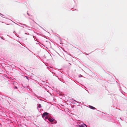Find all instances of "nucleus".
<instances>
[{
  "mask_svg": "<svg viewBox=\"0 0 127 127\" xmlns=\"http://www.w3.org/2000/svg\"><path fill=\"white\" fill-rule=\"evenodd\" d=\"M48 114V113L45 112L42 115V117L44 118L45 116H47Z\"/></svg>",
  "mask_w": 127,
  "mask_h": 127,
  "instance_id": "nucleus-1",
  "label": "nucleus"
},
{
  "mask_svg": "<svg viewBox=\"0 0 127 127\" xmlns=\"http://www.w3.org/2000/svg\"><path fill=\"white\" fill-rule=\"evenodd\" d=\"M48 120L50 122H53L55 120L53 118H49L48 119Z\"/></svg>",
  "mask_w": 127,
  "mask_h": 127,
  "instance_id": "nucleus-2",
  "label": "nucleus"
},
{
  "mask_svg": "<svg viewBox=\"0 0 127 127\" xmlns=\"http://www.w3.org/2000/svg\"><path fill=\"white\" fill-rule=\"evenodd\" d=\"M89 107L91 109H95V107H93L92 106H91L90 105L89 106Z\"/></svg>",
  "mask_w": 127,
  "mask_h": 127,
  "instance_id": "nucleus-3",
  "label": "nucleus"
},
{
  "mask_svg": "<svg viewBox=\"0 0 127 127\" xmlns=\"http://www.w3.org/2000/svg\"><path fill=\"white\" fill-rule=\"evenodd\" d=\"M82 127H87V126L86 125L84 124V125L82 126Z\"/></svg>",
  "mask_w": 127,
  "mask_h": 127,
  "instance_id": "nucleus-4",
  "label": "nucleus"
},
{
  "mask_svg": "<svg viewBox=\"0 0 127 127\" xmlns=\"http://www.w3.org/2000/svg\"><path fill=\"white\" fill-rule=\"evenodd\" d=\"M38 107L39 108H40L41 107V105L40 104H38Z\"/></svg>",
  "mask_w": 127,
  "mask_h": 127,
  "instance_id": "nucleus-5",
  "label": "nucleus"
},
{
  "mask_svg": "<svg viewBox=\"0 0 127 127\" xmlns=\"http://www.w3.org/2000/svg\"><path fill=\"white\" fill-rule=\"evenodd\" d=\"M16 88H17V87H16Z\"/></svg>",
  "mask_w": 127,
  "mask_h": 127,
  "instance_id": "nucleus-6",
  "label": "nucleus"
},
{
  "mask_svg": "<svg viewBox=\"0 0 127 127\" xmlns=\"http://www.w3.org/2000/svg\"><path fill=\"white\" fill-rule=\"evenodd\" d=\"M16 88H17V87H16Z\"/></svg>",
  "mask_w": 127,
  "mask_h": 127,
  "instance_id": "nucleus-7",
  "label": "nucleus"
}]
</instances>
